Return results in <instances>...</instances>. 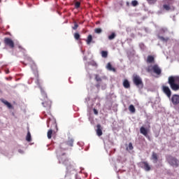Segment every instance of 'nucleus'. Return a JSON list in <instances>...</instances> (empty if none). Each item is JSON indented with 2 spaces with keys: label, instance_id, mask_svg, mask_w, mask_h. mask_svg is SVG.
<instances>
[{
  "label": "nucleus",
  "instance_id": "obj_1",
  "mask_svg": "<svg viewBox=\"0 0 179 179\" xmlns=\"http://www.w3.org/2000/svg\"><path fill=\"white\" fill-rule=\"evenodd\" d=\"M57 153L59 163H60L61 164H64V166H66L68 170H71V169H72L73 166L72 165V163L69 161V159H68V157H66V154L63 153L59 155V151H57Z\"/></svg>",
  "mask_w": 179,
  "mask_h": 179
},
{
  "label": "nucleus",
  "instance_id": "obj_2",
  "mask_svg": "<svg viewBox=\"0 0 179 179\" xmlns=\"http://www.w3.org/2000/svg\"><path fill=\"white\" fill-rule=\"evenodd\" d=\"M168 83L173 92H178L179 90V76H169Z\"/></svg>",
  "mask_w": 179,
  "mask_h": 179
},
{
  "label": "nucleus",
  "instance_id": "obj_3",
  "mask_svg": "<svg viewBox=\"0 0 179 179\" xmlns=\"http://www.w3.org/2000/svg\"><path fill=\"white\" fill-rule=\"evenodd\" d=\"M41 94L45 100L44 102H42V105L46 110H50V108H51V101L48 99V97L47 96V93H45V91H44L43 89H41Z\"/></svg>",
  "mask_w": 179,
  "mask_h": 179
},
{
  "label": "nucleus",
  "instance_id": "obj_4",
  "mask_svg": "<svg viewBox=\"0 0 179 179\" xmlns=\"http://www.w3.org/2000/svg\"><path fill=\"white\" fill-rule=\"evenodd\" d=\"M132 80L134 85L138 87V89H143V81L142 80V78H141V76L137 74H134Z\"/></svg>",
  "mask_w": 179,
  "mask_h": 179
},
{
  "label": "nucleus",
  "instance_id": "obj_5",
  "mask_svg": "<svg viewBox=\"0 0 179 179\" xmlns=\"http://www.w3.org/2000/svg\"><path fill=\"white\" fill-rule=\"evenodd\" d=\"M24 61L25 62H27L25 65H27L29 64L31 65V68L32 71H34V72H37V66L36 65V63H34V61L33 60V59H31V57H30L28 55H25Z\"/></svg>",
  "mask_w": 179,
  "mask_h": 179
},
{
  "label": "nucleus",
  "instance_id": "obj_6",
  "mask_svg": "<svg viewBox=\"0 0 179 179\" xmlns=\"http://www.w3.org/2000/svg\"><path fill=\"white\" fill-rule=\"evenodd\" d=\"M166 160L171 166H173V167H178V159L176 157L169 155L167 157Z\"/></svg>",
  "mask_w": 179,
  "mask_h": 179
},
{
  "label": "nucleus",
  "instance_id": "obj_7",
  "mask_svg": "<svg viewBox=\"0 0 179 179\" xmlns=\"http://www.w3.org/2000/svg\"><path fill=\"white\" fill-rule=\"evenodd\" d=\"M3 43L5 45H8L10 48H15V42L10 38H4Z\"/></svg>",
  "mask_w": 179,
  "mask_h": 179
},
{
  "label": "nucleus",
  "instance_id": "obj_8",
  "mask_svg": "<svg viewBox=\"0 0 179 179\" xmlns=\"http://www.w3.org/2000/svg\"><path fill=\"white\" fill-rule=\"evenodd\" d=\"M140 166L141 169H143L145 171H150L152 170V168L150 167V165H149V163L148 162H141L140 163Z\"/></svg>",
  "mask_w": 179,
  "mask_h": 179
},
{
  "label": "nucleus",
  "instance_id": "obj_9",
  "mask_svg": "<svg viewBox=\"0 0 179 179\" xmlns=\"http://www.w3.org/2000/svg\"><path fill=\"white\" fill-rule=\"evenodd\" d=\"M162 92L170 99L171 97V90H170V87L162 85Z\"/></svg>",
  "mask_w": 179,
  "mask_h": 179
},
{
  "label": "nucleus",
  "instance_id": "obj_10",
  "mask_svg": "<svg viewBox=\"0 0 179 179\" xmlns=\"http://www.w3.org/2000/svg\"><path fill=\"white\" fill-rule=\"evenodd\" d=\"M171 101L173 106H178L179 104V95L173 94L171 98Z\"/></svg>",
  "mask_w": 179,
  "mask_h": 179
},
{
  "label": "nucleus",
  "instance_id": "obj_11",
  "mask_svg": "<svg viewBox=\"0 0 179 179\" xmlns=\"http://www.w3.org/2000/svg\"><path fill=\"white\" fill-rule=\"evenodd\" d=\"M152 70L153 71L154 73L156 75L160 76L162 75V69L157 64H154L152 66Z\"/></svg>",
  "mask_w": 179,
  "mask_h": 179
},
{
  "label": "nucleus",
  "instance_id": "obj_12",
  "mask_svg": "<svg viewBox=\"0 0 179 179\" xmlns=\"http://www.w3.org/2000/svg\"><path fill=\"white\" fill-rule=\"evenodd\" d=\"M96 135L97 136H101L103 135V127H101V124H97L96 125Z\"/></svg>",
  "mask_w": 179,
  "mask_h": 179
},
{
  "label": "nucleus",
  "instance_id": "obj_13",
  "mask_svg": "<svg viewBox=\"0 0 179 179\" xmlns=\"http://www.w3.org/2000/svg\"><path fill=\"white\" fill-rule=\"evenodd\" d=\"M64 145H67V146H70L71 148H72V146H73V139L71 138L67 141L66 143H62L61 145V148H64Z\"/></svg>",
  "mask_w": 179,
  "mask_h": 179
},
{
  "label": "nucleus",
  "instance_id": "obj_14",
  "mask_svg": "<svg viewBox=\"0 0 179 179\" xmlns=\"http://www.w3.org/2000/svg\"><path fill=\"white\" fill-rule=\"evenodd\" d=\"M140 132L142 134V135L148 138V129H146L145 127H141L140 128Z\"/></svg>",
  "mask_w": 179,
  "mask_h": 179
},
{
  "label": "nucleus",
  "instance_id": "obj_15",
  "mask_svg": "<svg viewBox=\"0 0 179 179\" xmlns=\"http://www.w3.org/2000/svg\"><path fill=\"white\" fill-rule=\"evenodd\" d=\"M146 62L148 64H153V62H155V57L152 55H148Z\"/></svg>",
  "mask_w": 179,
  "mask_h": 179
},
{
  "label": "nucleus",
  "instance_id": "obj_16",
  "mask_svg": "<svg viewBox=\"0 0 179 179\" xmlns=\"http://www.w3.org/2000/svg\"><path fill=\"white\" fill-rule=\"evenodd\" d=\"M152 159L154 163H157V162L159 160V156L157 155V153L152 152Z\"/></svg>",
  "mask_w": 179,
  "mask_h": 179
},
{
  "label": "nucleus",
  "instance_id": "obj_17",
  "mask_svg": "<svg viewBox=\"0 0 179 179\" xmlns=\"http://www.w3.org/2000/svg\"><path fill=\"white\" fill-rule=\"evenodd\" d=\"M86 43L87 44L89 45L91 44V43H94V41H93V36H92V35H89L87 36V38L86 40Z\"/></svg>",
  "mask_w": 179,
  "mask_h": 179
},
{
  "label": "nucleus",
  "instance_id": "obj_18",
  "mask_svg": "<svg viewBox=\"0 0 179 179\" xmlns=\"http://www.w3.org/2000/svg\"><path fill=\"white\" fill-rule=\"evenodd\" d=\"M123 86L125 89H129V87H131V84H129V81H128V80H124L123 82Z\"/></svg>",
  "mask_w": 179,
  "mask_h": 179
},
{
  "label": "nucleus",
  "instance_id": "obj_19",
  "mask_svg": "<svg viewBox=\"0 0 179 179\" xmlns=\"http://www.w3.org/2000/svg\"><path fill=\"white\" fill-rule=\"evenodd\" d=\"M163 3L165 5H169L171 6L174 3V0H163Z\"/></svg>",
  "mask_w": 179,
  "mask_h": 179
},
{
  "label": "nucleus",
  "instance_id": "obj_20",
  "mask_svg": "<svg viewBox=\"0 0 179 179\" xmlns=\"http://www.w3.org/2000/svg\"><path fill=\"white\" fill-rule=\"evenodd\" d=\"M107 69H108V71H112L113 72H115V68L113 67V66L111 65V63H108L107 66H106Z\"/></svg>",
  "mask_w": 179,
  "mask_h": 179
},
{
  "label": "nucleus",
  "instance_id": "obj_21",
  "mask_svg": "<svg viewBox=\"0 0 179 179\" xmlns=\"http://www.w3.org/2000/svg\"><path fill=\"white\" fill-rule=\"evenodd\" d=\"M162 9H164V10H171V6L169 5V4H164L162 6Z\"/></svg>",
  "mask_w": 179,
  "mask_h": 179
},
{
  "label": "nucleus",
  "instance_id": "obj_22",
  "mask_svg": "<svg viewBox=\"0 0 179 179\" xmlns=\"http://www.w3.org/2000/svg\"><path fill=\"white\" fill-rule=\"evenodd\" d=\"M26 141L27 142H31V134H30V131H28L27 136H26Z\"/></svg>",
  "mask_w": 179,
  "mask_h": 179
},
{
  "label": "nucleus",
  "instance_id": "obj_23",
  "mask_svg": "<svg viewBox=\"0 0 179 179\" xmlns=\"http://www.w3.org/2000/svg\"><path fill=\"white\" fill-rule=\"evenodd\" d=\"M2 103L5 104L8 108H12V104L6 100H2Z\"/></svg>",
  "mask_w": 179,
  "mask_h": 179
},
{
  "label": "nucleus",
  "instance_id": "obj_24",
  "mask_svg": "<svg viewBox=\"0 0 179 179\" xmlns=\"http://www.w3.org/2000/svg\"><path fill=\"white\" fill-rule=\"evenodd\" d=\"M101 57H102L103 58H107V57H108V51H104V50H103V51L101 52Z\"/></svg>",
  "mask_w": 179,
  "mask_h": 179
},
{
  "label": "nucleus",
  "instance_id": "obj_25",
  "mask_svg": "<svg viewBox=\"0 0 179 179\" xmlns=\"http://www.w3.org/2000/svg\"><path fill=\"white\" fill-rule=\"evenodd\" d=\"M129 110L133 114L135 113L136 110H135V106H134V105H130L129 107Z\"/></svg>",
  "mask_w": 179,
  "mask_h": 179
},
{
  "label": "nucleus",
  "instance_id": "obj_26",
  "mask_svg": "<svg viewBox=\"0 0 179 179\" xmlns=\"http://www.w3.org/2000/svg\"><path fill=\"white\" fill-rule=\"evenodd\" d=\"M74 38L75 40H76L77 41L80 40V34H79V33L76 32L74 34Z\"/></svg>",
  "mask_w": 179,
  "mask_h": 179
},
{
  "label": "nucleus",
  "instance_id": "obj_27",
  "mask_svg": "<svg viewBox=\"0 0 179 179\" xmlns=\"http://www.w3.org/2000/svg\"><path fill=\"white\" fill-rule=\"evenodd\" d=\"M48 139H51V138H52V129L48 130Z\"/></svg>",
  "mask_w": 179,
  "mask_h": 179
},
{
  "label": "nucleus",
  "instance_id": "obj_28",
  "mask_svg": "<svg viewBox=\"0 0 179 179\" xmlns=\"http://www.w3.org/2000/svg\"><path fill=\"white\" fill-rule=\"evenodd\" d=\"M115 38V33H112L108 36V40H114Z\"/></svg>",
  "mask_w": 179,
  "mask_h": 179
},
{
  "label": "nucleus",
  "instance_id": "obj_29",
  "mask_svg": "<svg viewBox=\"0 0 179 179\" xmlns=\"http://www.w3.org/2000/svg\"><path fill=\"white\" fill-rule=\"evenodd\" d=\"M36 85H38V86L40 87V89H43V87H41V85H40V79H38V76H37V79L36 81Z\"/></svg>",
  "mask_w": 179,
  "mask_h": 179
},
{
  "label": "nucleus",
  "instance_id": "obj_30",
  "mask_svg": "<svg viewBox=\"0 0 179 179\" xmlns=\"http://www.w3.org/2000/svg\"><path fill=\"white\" fill-rule=\"evenodd\" d=\"M95 33H96V34H100V33H101L103 31V30H101V28H96L94 29Z\"/></svg>",
  "mask_w": 179,
  "mask_h": 179
},
{
  "label": "nucleus",
  "instance_id": "obj_31",
  "mask_svg": "<svg viewBox=\"0 0 179 179\" xmlns=\"http://www.w3.org/2000/svg\"><path fill=\"white\" fill-rule=\"evenodd\" d=\"M139 3H138V1L134 0L131 1V5L132 6H138Z\"/></svg>",
  "mask_w": 179,
  "mask_h": 179
},
{
  "label": "nucleus",
  "instance_id": "obj_32",
  "mask_svg": "<svg viewBox=\"0 0 179 179\" xmlns=\"http://www.w3.org/2000/svg\"><path fill=\"white\" fill-rule=\"evenodd\" d=\"M78 27H79V24L76 22H74V26L72 27L73 30H77Z\"/></svg>",
  "mask_w": 179,
  "mask_h": 179
},
{
  "label": "nucleus",
  "instance_id": "obj_33",
  "mask_svg": "<svg viewBox=\"0 0 179 179\" xmlns=\"http://www.w3.org/2000/svg\"><path fill=\"white\" fill-rule=\"evenodd\" d=\"M159 40H161L162 41H167L168 40H169V38H164V36H159Z\"/></svg>",
  "mask_w": 179,
  "mask_h": 179
},
{
  "label": "nucleus",
  "instance_id": "obj_34",
  "mask_svg": "<svg viewBox=\"0 0 179 179\" xmlns=\"http://www.w3.org/2000/svg\"><path fill=\"white\" fill-rule=\"evenodd\" d=\"M132 149H134V146L132 145V143H129V147L127 148V150H132Z\"/></svg>",
  "mask_w": 179,
  "mask_h": 179
},
{
  "label": "nucleus",
  "instance_id": "obj_35",
  "mask_svg": "<svg viewBox=\"0 0 179 179\" xmlns=\"http://www.w3.org/2000/svg\"><path fill=\"white\" fill-rule=\"evenodd\" d=\"M75 8H76V9H78V8H80V2H79V1L76 2Z\"/></svg>",
  "mask_w": 179,
  "mask_h": 179
},
{
  "label": "nucleus",
  "instance_id": "obj_36",
  "mask_svg": "<svg viewBox=\"0 0 179 179\" xmlns=\"http://www.w3.org/2000/svg\"><path fill=\"white\" fill-rule=\"evenodd\" d=\"M95 80L96 82H101V78H100L99 75H95Z\"/></svg>",
  "mask_w": 179,
  "mask_h": 179
},
{
  "label": "nucleus",
  "instance_id": "obj_37",
  "mask_svg": "<svg viewBox=\"0 0 179 179\" xmlns=\"http://www.w3.org/2000/svg\"><path fill=\"white\" fill-rule=\"evenodd\" d=\"M167 31V28H162L160 29V33H166Z\"/></svg>",
  "mask_w": 179,
  "mask_h": 179
},
{
  "label": "nucleus",
  "instance_id": "obj_38",
  "mask_svg": "<svg viewBox=\"0 0 179 179\" xmlns=\"http://www.w3.org/2000/svg\"><path fill=\"white\" fill-rule=\"evenodd\" d=\"M157 0H147L148 3H155V2H157Z\"/></svg>",
  "mask_w": 179,
  "mask_h": 179
},
{
  "label": "nucleus",
  "instance_id": "obj_39",
  "mask_svg": "<svg viewBox=\"0 0 179 179\" xmlns=\"http://www.w3.org/2000/svg\"><path fill=\"white\" fill-rule=\"evenodd\" d=\"M95 86L96 89H100V83H97Z\"/></svg>",
  "mask_w": 179,
  "mask_h": 179
},
{
  "label": "nucleus",
  "instance_id": "obj_40",
  "mask_svg": "<svg viewBox=\"0 0 179 179\" xmlns=\"http://www.w3.org/2000/svg\"><path fill=\"white\" fill-rule=\"evenodd\" d=\"M94 113L96 115H97V114H99V112L97 111V110L94 109Z\"/></svg>",
  "mask_w": 179,
  "mask_h": 179
},
{
  "label": "nucleus",
  "instance_id": "obj_41",
  "mask_svg": "<svg viewBox=\"0 0 179 179\" xmlns=\"http://www.w3.org/2000/svg\"><path fill=\"white\" fill-rule=\"evenodd\" d=\"M147 72H152V69H150V67L148 68Z\"/></svg>",
  "mask_w": 179,
  "mask_h": 179
},
{
  "label": "nucleus",
  "instance_id": "obj_42",
  "mask_svg": "<svg viewBox=\"0 0 179 179\" xmlns=\"http://www.w3.org/2000/svg\"><path fill=\"white\" fill-rule=\"evenodd\" d=\"M18 48H20V50H24V48H23L22 46L19 45Z\"/></svg>",
  "mask_w": 179,
  "mask_h": 179
},
{
  "label": "nucleus",
  "instance_id": "obj_43",
  "mask_svg": "<svg viewBox=\"0 0 179 179\" xmlns=\"http://www.w3.org/2000/svg\"><path fill=\"white\" fill-rule=\"evenodd\" d=\"M63 149H64V150H67L68 148H63Z\"/></svg>",
  "mask_w": 179,
  "mask_h": 179
},
{
  "label": "nucleus",
  "instance_id": "obj_44",
  "mask_svg": "<svg viewBox=\"0 0 179 179\" xmlns=\"http://www.w3.org/2000/svg\"><path fill=\"white\" fill-rule=\"evenodd\" d=\"M48 127H50V124H48Z\"/></svg>",
  "mask_w": 179,
  "mask_h": 179
},
{
  "label": "nucleus",
  "instance_id": "obj_45",
  "mask_svg": "<svg viewBox=\"0 0 179 179\" xmlns=\"http://www.w3.org/2000/svg\"><path fill=\"white\" fill-rule=\"evenodd\" d=\"M127 5H129V3L127 2Z\"/></svg>",
  "mask_w": 179,
  "mask_h": 179
},
{
  "label": "nucleus",
  "instance_id": "obj_46",
  "mask_svg": "<svg viewBox=\"0 0 179 179\" xmlns=\"http://www.w3.org/2000/svg\"><path fill=\"white\" fill-rule=\"evenodd\" d=\"M6 73H9V71H7Z\"/></svg>",
  "mask_w": 179,
  "mask_h": 179
},
{
  "label": "nucleus",
  "instance_id": "obj_47",
  "mask_svg": "<svg viewBox=\"0 0 179 179\" xmlns=\"http://www.w3.org/2000/svg\"><path fill=\"white\" fill-rule=\"evenodd\" d=\"M6 73H9V71H7Z\"/></svg>",
  "mask_w": 179,
  "mask_h": 179
}]
</instances>
